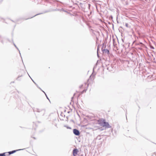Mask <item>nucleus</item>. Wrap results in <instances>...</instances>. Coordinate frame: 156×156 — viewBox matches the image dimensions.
<instances>
[{"label": "nucleus", "instance_id": "nucleus-20", "mask_svg": "<svg viewBox=\"0 0 156 156\" xmlns=\"http://www.w3.org/2000/svg\"><path fill=\"white\" fill-rule=\"evenodd\" d=\"M33 82L34 83H35V82L34 81H33Z\"/></svg>", "mask_w": 156, "mask_h": 156}, {"label": "nucleus", "instance_id": "nucleus-13", "mask_svg": "<svg viewBox=\"0 0 156 156\" xmlns=\"http://www.w3.org/2000/svg\"><path fill=\"white\" fill-rule=\"evenodd\" d=\"M45 94V95H46V96L47 97V98L48 99V97H47V95H46V94Z\"/></svg>", "mask_w": 156, "mask_h": 156}, {"label": "nucleus", "instance_id": "nucleus-18", "mask_svg": "<svg viewBox=\"0 0 156 156\" xmlns=\"http://www.w3.org/2000/svg\"><path fill=\"white\" fill-rule=\"evenodd\" d=\"M33 82L34 83H35V82L34 81H33Z\"/></svg>", "mask_w": 156, "mask_h": 156}, {"label": "nucleus", "instance_id": "nucleus-3", "mask_svg": "<svg viewBox=\"0 0 156 156\" xmlns=\"http://www.w3.org/2000/svg\"><path fill=\"white\" fill-rule=\"evenodd\" d=\"M78 152V150L76 149H74L73 151V156H76Z\"/></svg>", "mask_w": 156, "mask_h": 156}, {"label": "nucleus", "instance_id": "nucleus-7", "mask_svg": "<svg viewBox=\"0 0 156 156\" xmlns=\"http://www.w3.org/2000/svg\"><path fill=\"white\" fill-rule=\"evenodd\" d=\"M125 25H126V27H129V26H128L129 25H128V23H126V24H125Z\"/></svg>", "mask_w": 156, "mask_h": 156}, {"label": "nucleus", "instance_id": "nucleus-5", "mask_svg": "<svg viewBox=\"0 0 156 156\" xmlns=\"http://www.w3.org/2000/svg\"><path fill=\"white\" fill-rule=\"evenodd\" d=\"M6 153H2V154H0V156H5V154Z\"/></svg>", "mask_w": 156, "mask_h": 156}, {"label": "nucleus", "instance_id": "nucleus-11", "mask_svg": "<svg viewBox=\"0 0 156 156\" xmlns=\"http://www.w3.org/2000/svg\"><path fill=\"white\" fill-rule=\"evenodd\" d=\"M107 51L108 52H109V51L108 50H106V52H107Z\"/></svg>", "mask_w": 156, "mask_h": 156}, {"label": "nucleus", "instance_id": "nucleus-19", "mask_svg": "<svg viewBox=\"0 0 156 156\" xmlns=\"http://www.w3.org/2000/svg\"><path fill=\"white\" fill-rule=\"evenodd\" d=\"M33 82L34 83H35V82L34 81H33Z\"/></svg>", "mask_w": 156, "mask_h": 156}, {"label": "nucleus", "instance_id": "nucleus-14", "mask_svg": "<svg viewBox=\"0 0 156 156\" xmlns=\"http://www.w3.org/2000/svg\"><path fill=\"white\" fill-rule=\"evenodd\" d=\"M45 94V95H46V96L47 97V98L48 99V97H47V95H46V94Z\"/></svg>", "mask_w": 156, "mask_h": 156}, {"label": "nucleus", "instance_id": "nucleus-8", "mask_svg": "<svg viewBox=\"0 0 156 156\" xmlns=\"http://www.w3.org/2000/svg\"><path fill=\"white\" fill-rule=\"evenodd\" d=\"M9 153V155H10V154H12V151H9V152H8Z\"/></svg>", "mask_w": 156, "mask_h": 156}, {"label": "nucleus", "instance_id": "nucleus-10", "mask_svg": "<svg viewBox=\"0 0 156 156\" xmlns=\"http://www.w3.org/2000/svg\"><path fill=\"white\" fill-rule=\"evenodd\" d=\"M67 129H71V128L68 127H67Z\"/></svg>", "mask_w": 156, "mask_h": 156}, {"label": "nucleus", "instance_id": "nucleus-21", "mask_svg": "<svg viewBox=\"0 0 156 156\" xmlns=\"http://www.w3.org/2000/svg\"><path fill=\"white\" fill-rule=\"evenodd\" d=\"M33 82L34 83H35V82L34 81H33Z\"/></svg>", "mask_w": 156, "mask_h": 156}, {"label": "nucleus", "instance_id": "nucleus-1", "mask_svg": "<svg viewBox=\"0 0 156 156\" xmlns=\"http://www.w3.org/2000/svg\"><path fill=\"white\" fill-rule=\"evenodd\" d=\"M100 124L101 126L106 128H109L111 127L108 122H106L104 120H102Z\"/></svg>", "mask_w": 156, "mask_h": 156}, {"label": "nucleus", "instance_id": "nucleus-4", "mask_svg": "<svg viewBox=\"0 0 156 156\" xmlns=\"http://www.w3.org/2000/svg\"><path fill=\"white\" fill-rule=\"evenodd\" d=\"M22 149H19V150H14V151H12V154L13 153H14L16 152V151H20V150H21Z\"/></svg>", "mask_w": 156, "mask_h": 156}, {"label": "nucleus", "instance_id": "nucleus-17", "mask_svg": "<svg viewBox=\"0 0 156 156\" xmlns=\"http://www.w3.org/2000/svg\"><path fill=\"white\" fill-rule=\"evenodd\" d=\"M33 82L34 83H35V82L34 81H33Z\"/></svg>", "mask_w": 156, "mask_h": 156}, {"label": "nucleus", "instance_id": "nucleus-2", "mask_svg": "<svg viewBox=\"0 0 156 156\" xmlns=\"http://www.w3.org/2000/svg\"><path fill=\"white\" fill-rule=\"evenodd\" d=\"M73 133L76 135H79L80 134V132L77 129H74L73 130Z\"/></svg>", "mask_w": 156, "mask_h": 156}, {"label": "nucleus", "instance_id": "nucleus-16", "mask_svg": "<svg viewBox=\"0 0 156 156\" xmlns=\"http://www.w3.org/2000/svg\"><path fill=\"white\" fill-rule=\"evenodd\" d=\"M151 48H153V49H154V48L153 47H152Z\"/></svg>", "mask_w": 156, "mask_h": 156}, {"label": "nucleus", "instance_id": "nucleus-12", "mask_svg": "<svg viewBox=\"0 0 156 156\" xmlns=\"http://www.w3.org/2000/svg\"><path fill=\"white\" fill-rule=\"evenodd\" d=\"M98 50H97V55H98Z\"/></svg>", "mask_w": 156, "mask_h": 156}, {"label": "nucleus", "instance_id": "nucleus-9", "mask_svg": "<svg viewBox=\"0 0 156 156\" xmlns=\"http://www.w3.org/2000/svg\"><path fill=\"white\" fill-rule=\"evenodd\" d=\"M37 112H40V111L38 109H37Z\"/></svg>", "mask_w": 156, "mask_h": 156}, {"label": "nucleus", "instance_id": "nucleus-6", "mask_svg": "<svg viewBox=\"0 0 156 156\" xmlns=\"http://www.w3.org/2000/svg\"><path fill=\"white\" fill-rule=\"evenodd\" d=\"M14 45L15 46V47H16V48L19 51V53L20 54V55H21V54H20V51L19 50V49H18V48L16 46V45L14 44Z\"/></svg>", "mask_w": 156, "mask_h": 156}, {"label": "nucleus", "instance_id": "nucleus-15", "mask_svg": "<svg viewBox=\"0 0 156 156\" xmlns=\"http://www.w3.org/2000/svg\"><path fill=\"white\" fill-rule=\"evenodd\" d=\"M42 91L45 94V92H44V91H43V90H42Z\"/></svg>", "mask_w": 156, "mask_h": 156}]
</instances>
